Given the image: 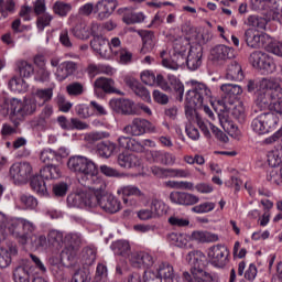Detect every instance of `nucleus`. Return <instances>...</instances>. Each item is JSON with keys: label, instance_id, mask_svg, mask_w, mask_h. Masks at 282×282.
<instances>
[{"label": "nucleus", "instance_id": "52", "mask_svg": "<svg viewBox=\"0 0 282 282\" xmlns=\"http://www.w3.org/2000/svg\"><path fill=\"white\" fill-rule=\"evenodd\" d=\"M120 193H122L124 197H142V191H140V188H138V186L135 185L123 186L120 189H118L119 195Z\"/></svg>", "mask_w": 282, "mask_h": 282}, {"label": "nucleus", "instance_id": "34", "mask_svg": "<svg viewBox=\"0 0 282 282\" xmlns=\"http://www.w3.org/2000/svg\"><path fill=\"white\" fill-rule=\"evenodd\" d=\"M30 184L34 193L41 197H47V185L45 184V178H43L41 174L33 176Z\"/></svg>", "mask_w": 282, "mask_h": 282}, {"label": "nucleus", "instance_id": "36", "mask_svg": "<svg viewBox=\"0 0 282 282\" xmlns=\"http://www.w3.org/2000/svg\"><path fill=\"white\" fill-rule=\"evenodd\" d=\"M191 238L193 241H197L198 243H213L215 241H219V236L208 231H194Z\"/></svg>", "mask_w": 282, "mask_h": 282}, {"label": "nucleus", "instance_id": "60", "mask_svg": "<svg viewBox=\"0 0 282 282\" xmlns=\"http://www.w3.org/2000/svg\"><path fill=\"white\" fill-rule=\"evenodd\" d=\"M66 91L68 96H82L83 91H85V88L83 84L75 82L66 86Z\"/></svg>", "mask_w": 282, "mask_h": 282}, {"label": "nucleus", "instance_id": "47", "mask_svg": "<svg viewBox=\"0 0 282 282\" xmlns=\"http://www.w3.org/2000/svg\"><path fill=\"white\" fill-rule=\"evenodd\" d=\"M54 102L57 106L58 110L62 111V113H69L72 107H74V105L70 101H67L65 95L63 94H58L55 97Z\"/></svg>", "mask_w": 282, "mask_h": 282}, {"label": "nucleus", "instance_id": "2", "mask_svg": "<svg viewBox=\"0 0 282 282\" xmlns=\"http://www.w3.org/2000/svg\"><path fill=\"white\" fill-rule=\"evenodd\" d=\"M217 105L220 107V111L223 113H218V120L220 126L223 127L224 131H230L235 129V123L228 119V113L231 112L232 118L238 120L240 123L246 122V107L241 101H235L232 99H218Z\"/></svg>", "mask_w": 282, "mask_h": 282}, {"label": "nucleus", "instance_id": "53", "mask_svg": "<svg viewBox=\"0 0 282 282\" xmlns=\"http://www.w3.org/2000/svg\"><path fill=\"white\" fill-rule=\"evenodd\" d=\"M271 12L273 21L282 23V0H271Z\"/></svg>", "mask_w": 282, "mask_h": 282}, {"label": "nucleus", "instance_id": "56", "mask_svg": "<svg viewBox=\"0 0 282 282\" xmlns=\"http://www.w3.org/2000/svg\"><path fill=\"white\" fill-rule=\"evenodd\" d=\"M170 85L175 91L177 100L182 102V100H184V84L180 79L173 78L171 79Z\"/></svg>", "mask_w": 282, "mask_h": 282}, {"label": "nucleus", "instance_id": "41", "mask_svg": "<svg viewBox=\"0 0 282 282\" xmlns=\"http://www.w3.org/2000/svg\"><path fill=\"white\" fill-rule=\"evenodd\" d=\"M19 74L22 78H30L34 75V65L28 61L20 59L17 62Z\"/></svg>", "mask_w": 282, "mask_h": 282}, {"label": "nucleus", "instance_id": "3", "mask_svg": "<svg viewBox=\"0 0 282 282\" xmlns=\"http://www.w3.org/2000/svg\"><path fill=\"white\" fill-rule=\"evenodd\" d=\"M170 200L172 204H176V206H194L192 207V213H195L196 215H206L207 213H213L217 206L213 202H204L199 204V196L188 192H172L170 194Z\"/></svg>", "mask_w": 282, "mask_h": 282}, {"label": "nucleus", "instance_id": "14", "mask_svg": "<svg viewBox=\"0 0 282 282\" xmlns=\"http://www.w3.org/2000/svg\"><path fill=\"white\" fill-rule=\"evenodd\" d=\"M210 56L214 63H218V65H224L226 61L235 58V48L226 46L224 44H219L212 48Z\"/></svg>", "mask_w": 282, "mask_h": 282}, {"label": "nucleus", "instance_id": "33", "mask_svg": "<svg viewBox=\"0 0 282 282\" xmlns=\"http://www.w3.org/2000/svg\"><path fill=\"white\" fill-rule=\"evenodd\" d=\"M118 164L122 169L140 166V159L135 154L121 153L118 155Z\"/></svg>", "mask_w": 282, "mask_h": 282}, {"label": "nucleus", "instance_id": "10", "mask_svg": "<svg viewBox=\"0 0 282 282\" xmlns=\"http://www.w3.org/2000/svg\"><path fill=\"white\" fill-rule=\"evenodd\" d=\"M147 131H150L151 133L155 132V126L143 118H134L131 123L123 128V133L132 137L144 135Z\"/></svg>", "mask_w": 282, "mask_h": 282}, {"label": "nucleus", "instance_id": "24", "mask_svg": "<svg viewBox=\"0 0 282 282\" xmlns=\"http://www.w3.org/2000/svg\"><path fill=\"white\" fill-rule=\"evenodd\" d=\"M21 226H22V234H15V238L18 239L19 243L22 246H25L28 243L30 237L36 232V226L34 223L22 218L21 220Z\"/></svg>", "mask_w": 282, "mask_h": 282}, {"label": "nucleus", "instance_id": "59", "mask_svg": "<svg viewBox=\"0 0 282 282\" xmlns=\"http://www.w3.org/2000/svg\"><path fill=\"white\" fill-rule=\"evenodd\" d=\"M91 278H89V270L87 269H79L77 270L70 282H89Z\"/></svg>", "mask_w": 282, "mask_h": 282}, {"label": "nucleus", "instance_id": "19", "mask_svg": "<svg viewBox=\"0 0 282 282\" xmlns=\"http://www.w3.org/2000/svg\"><path fill=\"white\" fill-rule=\"evenodd\" d=\"M124 83L127 87H129L135 96H139V98H142L145 102H151V93H149V89L144 87L138 79L133 77H126Z\"/></svg>", "mask_w": 282, "mask_h": 282}, {"label": "nucleus", "instance_id": "11", "mask_svg": "<svg viewBox=\"0 0 282 282\" xmlns=\"http://www.w3.org/2000/svg\"><path fill=\"white\" fill-rule=\"evenodd\" d=\"M230 251L224 245H216L208 249L207 257L214 268H226Z\"/></svg>", "mask_w": 282, "mask_h": 282}, {"label": "nucleus", "instance_id": "29", "mask_svg": "<svg viewBox=\"0 0 282 282\" xmlns=\"http://www.w3.org/2000/svg\"><path fill=\"white\" fill-rule=\"evenodd\" d=\"M220 90L225 95L223 100L227 98V100H232V102L237 100V96L243 94V88L237 84H223Z\"/></svg>", "mask_w": 282, "mask_h": 282}, {"label": "nucleus", "instance_id": "64", "mask_svg": "<svg viewBox=\"0 0 282 282\" xmlns=\"http://www.w3.org/2000/svg\"><path fill=\"white\" fill-rule=\"evenodd\" d=\"M141 80L144 83V85H150V87H153V85H155V73L151 70H143L141 73Z\"/></svg>", "mask_w": 282, "mask_h": 282}, {"label": "nucleus", "instance_id": "54", "mask_svg": "<svg viewBox=\"0 0 282 282\" xmlns=\"http://www.w3.org/2000/svg\"><path fill=\"white\" fill-rule=\"evenodd\" d=\"M47 241L51 246H61V243H65V238L63 237V232L53 229L47 235Z\"/></svg>", "mask_w": 282, "mask_h": 282}, {"label": "nucleus", "instance_id": "26", "mask_svg": "<svg viewBox=\"0 0 282 282\" xmlns=\"http://www.w3.org/2000/svg\"><path fill=\"white\" fill-rule=\"evenodd\" d=\"M76 69H78V64L72 61L63 62L56 70V77L58 80H65L66 78H69Z\"/></svg>", "mask_w": 282, "mask_h": 282}, {"label": "nucleus", "instance_id": "30", "mask_svg": "<svg viewBox=\"0 0 282 282\" xmlns=\"http://www.w3.org/2000/svg\"><path fill=\"white\" fill-rule=\"evenodd\" d=\"M152 159L158 162V164H163L164 166H173L177 158L173 153L154 150L151 152Z\"/></svg>", "mask_w": 282, "mask_h": 282}, {"label": "nucleus", "instance_id": "45", "mask_svg": "<svg viewBox=\"0 0 282 282\" xmlns=\"http://www.w3.org/2000/svg\"><path fill=\"white\" fill-rule=\"evenodd\" d=\"M109 135L107 131H93L86 133L84 140L88 142V144H96V142H100V140H105L109 138Z\"/></svg>", "mask_w": 282, "mask_h": 282}, {"label": "nucleus", "instance_id": "7", "mask_svg": "<svg viewBox=\"0 0 282 282\" xmlns=\"http://www.w3.org/2000/svg\"><path fill=\"white\" fill-rule=\"evenodd\" d=\"M91 191H95V197L97 198V206H99L102 210L106 213H110L113 215V213H118L120 208H122V205L120 204V200L116 198L112 195H106L105 191L107 188V183L104 181V186L98 187V183L93 185Z\"/></svg>", "mask_w": 282, "mask_h": 282}, {"label": "nucleus", "instance_id": "61", "mask_svg": "<svg viewBox=\"0 0 282 282\" xmlns=\"http://www.w3.org/2000/svg\"><path fill=\"white\" fill-rule=\"evenodd\" d=\"M67 191H69V185L65 182L53 185V195H55V197H65L67 195Z\"/></svg>", "mask_w": 282, "mask_h": 282}, {"label": "nucleus", "instance_id": "39", "mask_svg": "<svg viewBox=\"0 0 282 282\" xmlns=\"http://www.w3.org/2000/svg\"><path fill=\"white\" fill-rule=\"evenodd\" d=\"M116 151V143L104 141L97 145V152L100 158H111Z\"/></svg>", "mask_w": 282, "mask_h": 282}, {"label": "nucleus", "instance_id": "28", "mask_svg": "<svg viewBox=\"0 0 282 282\" xmlns=\"http://www.w3.org/2000/svg\"><path fill=\"white\" fill-rule=\"evenodd\" d=\"M156 272L164 282H180V280L175 276L173 265H171L169 262H162Z\"/></svg>", "mask_w": 282, "mask_h": 282}, {"label": "nucleus", "instance_id": "40", "mask_svg": "<svg viewBox=\"0 0 282 282\" xmlns=\"http://www.w3.org/2000/svg\"><path fill=\"white\" fill-rule=\"evenodd\" d=\"M246 25H249V28H256V30H265V26L268 25V20L261 15H249L247 18V21H245Z\"/></svg>", "mask_w": 282, "mask_h": 282}, {"label": "nucleus", "instance_id": "38", "mask_svg": "<svg viewBox=\"0 0 282 282\" xmlns=\"http://www.w3.org/2000/svg\"><path fill=\"white\" fill-rule=\"evenodd\" d=\"M141 36L143 41L142 54L152 52L153 47H155V33L153 31H143Z\"/></svg>", "mask_w": 282, "mask_h": 282}, {"label": "nucleus", "instance_id": "46", "mask_svg": "<svg viewBox=\"0 0 282 282\" xmlns=\"http://www.w3.org/2000/svg\"><path fill=\"white\" fill-rule=\"evenodd\" d=\"M96 248L85 247L82 251V261L85 265H94L96 263Z\"/></svg>", "mask_w": 282, "mask_h": 282}, {"label": "nucleus", "instance_id": "16", "mask_svg": "<svg viewBox=\"0 0 282 282\" xmlns=\"http://www.w3.org/2000/svg\"><path fill=\"white\" fill-rule=\"evenodd\" d=\"M116 8H118V0H99L95 4V14L99 21H105L116 12Z\"/></svg>", "mask_w": 282, "mask_h": 282}, {"label": "nucleus", "instance_id": "25", "mask_svg": "<svg viewBox=\"0 0 282 282\" xmlns=\"http://www.w3.org/2000/svg\"><path fill=\"white\" fill-rule=\"evenodd\" d=\"M259 87L261 91L271 94V96H274L275 98H282L280 96L281 84H279V80H276V78H263L262 80H260Z\"/></svg>", "mask_w": 282, "mask_h": 282}, {"label": "nucleus", "instance_id": "21", "mask_svg": "<svg viewBox=\"0 0 282 282\" xmlns=\"http://www.w3.org/2000/svg\"><path fill=\"white\" fill-rule=\"evenodd\" d=\"M279 100L280 98L274 97L272 94L267 93L265 90H261V88H259V91L257 93L256 102L261 109H269L270 111H274L272 106L279 105Z\"/></svg>", "mask_w": 282, "mask_h": 282}, {"label": "nucleus", "instance_id": "31", "mask_svg": "<svg viewBox=\"0 0 282 282\" xmlns=\"http://www.w3.org/2000/svg\"><path fill=\"white\" fill-rule=\"evenodd\" d=\"M34 98L37 101L39 107L47 105V102H51L52 98H54V87L36 89L34 93Z\"/></svg>", "mask_w": 282, "mask_h": 282}, {"label": "nucleus", "instance_id": "32", "mask_svg": "<svg viewBox=\"0 0 282 282\" xmlns=\"http://www.w3.org/2000/svg\"><path fill=\"white\" fill-rule=\"evenodd\" d=\"M160 206H162V203L153 200L150 209H140L138 212L139 219H141V221H148V219H153L155 215H161Z\"/></svg>", "mask_w": 282, "mask_h": 282}, {"label": "nucleus", "instance_id": "6", "mask_svg": "<svg viewBox=\"0 0 282 282\" xmlns=\"http://www.w3.org/2000/svg\"><path fill=\"white\" fill-rule=\"evenodd\" d=\"M84 186L88 189L67 196L68 206L73 208H96V206H98V198L95 197L96 191L91 189L94 183H87V185Z\"/></svg>", "mask_w": 282, "mask_h": 282}, {"label": "nucleus", "instance_id": "23", "mask_svg": "<svg viewBox=\"0 0 282 282\" xmlns=\"http://www.w3.org/2000/svg\"><path fill=\"white\" fill-rule=\"evenodd\" d=\"M265 39H268V34H259L252 29H248L245 32V41L248 47H252L253 50H259V47H263V45L265 44Z\"/></svg>", "mask_w": 282, "mask_h": 282}, {"label": "nucleus", "instance_id": "15", "mask_svg": "<svg viewBox=\"0 0 282 282\" xmlns=\"http://www.w3.org/2000/svg\"><path fill=\"white\" fill-rule=\"evenodd\" d=\"M204 48L202 46H191L187 57L184 61L189 72H197L202 67Z\"/></svg>", "mask_w": 282, "mask_h": 282}, {"label": "nucleus", "instance_id": "20", "mask_svg": "<svg viewBox=\"0 0 282 282\" xmlns=\"http://www.w3.org/2000/svg\"><path fill=\"white\" fill-rule=\"evenodd\" d=\"M100 91L105 94H122L120 90L116 89V82L107 77H99L95 80V94L100 96Z\"/></svg>", "mask_w": 282, "mask_h": 282}, {"label": "nucleus", "instance_id": "57", "mask_svg": "<svg viewBox=\"0 0 282 282\" xmlns=\"http://www.w3.org/2000/svg\"><path fill=\"white\" fill-rule=\"evenodd\" d=\"M268 162L269 166H272L273 169L279 166L282 162V153L280 150H273L269 152L268 154Z\"/></svg>", "mask_w": 282, "mask_h": 282}, {"label": "nucleus", "instance_id": "17", "mask_svg": "<svg viewBox=\"0 0 282 282\" xmlns=\"http://www.w3.org/2000/svg\"><path fill=\"white\" fill-rule=\"evenodd\" d=\"M90 47L94 50V52H97L101 58H106L109 61V58L112 57L111 55V45H109V40L102 37V36H95L90 41Z\"/></svg>", "mask_w": 282, "mask_h": 282}, {"label": "nucleus", "instance_id": "63", "mask_svg": "<svg viewBox=\"0 0 282 282\" xmlns=\"http://www.w3.org/2000/svg\"><path fill=\"white\" fill-rule=\"evenodd\" d=\"M167 177H191V171L184 169H167Z\"/></svg>", "mask_w": 282, "mask_h": 282}, {"label": "nucleus", "instance_id": "18", "mask_svg": "<svg viewBox=\"0 0 282 282\" xmlns=\"http://www.w3.org/2000/svg\"><path fill=\"white\" fill-rule=\"evenodd\" d=\"M56 122L54 118V106L46 104L36 119V126L47 129Z\"/></svg>", "mask_w": 282, "mask_h": 282}, {"label": "nucleus", "instance_id": "50", "mask_svg": "<svg viewBox=\"0 0 282 282\" xmlns=\"http://www.w3.org/2000/svg\"><path fill=\"white\" fill-rule=\"evenodd\" d=\"M40 160L44 164H50L51 162H58V153L52 149H44L40 153Z\"/></svg>", "mask_w": 282, "mask_h": 282}, {"label": "nucleus", "instance_id": "43", "mask_svg": "<svg viewBox=\"0 0 282 282\" xmlns=\"http://www.w3.org/2000/svg\"><path fill=\"white\" fill-rule=\"evenodd\" d=\"M17 3L14 0H0V20L8 19L10 14H13Z\"/></svg>", "mask_w": 282, "mask_h": 282}, {"label": "nucleus", "instance_id": "44", "mask_svg": "<svg viewBox=\"0 0 282 282\" xmlns=\"http://www.w3.org/2000/svg\"><path fill=\"white\" fill-rule=\"evenodd\" d=\"M115 254H119L120 257H127L131 250V246L127 240H118L111 246Z\"/></svg>", "mask_w": 282, "mask_h": 282}, {"label": "nucleus", "instance_id": "35", "mask_svg": "<svg viewBox=\"0 0 282 282\" xmlns=\"http://www.w3.org/2000/svg\"><path fill=\"white\" fill-rule=\"evenodd\" d=\"M227 80H243V69L241 65L237 62H231L227 67L226 73Z\"/></svg>", "mask_w": 282, "mask_h": 282}, {"label": "nucleus", "instance_id": "49", "mask_svg": "<svg viewBox=\"0 0 282 282\" xmlns=\"http://www.w3.org/2000/svg\"><path fill=\"white\" fill-rule=\"evenodd\" d=\"M9 87L11 91H18L19 94L28 91V83L21 77L10 79Z\"/></svg>", "mask_w": 282, "mask_h": 282}, {"label": "nucleus", "instance_id": "22", "mask_svg": "<svg viewBox=\"0 0 282 282\" xmlns=\"http://www.w3.org/2000/svg\"><path fill=\"white\" fill-rule=\"evenodd\" d=\"M30 276H32V263L30 261H22L13 269L14 282H30Z\"/></svg>", "mask_w": 282, "mask_h": 282}, {"label": "nucleus", "instance_id": "13", "mask_svg": "<svg viewBox=\"0 0 282 282\" xmlns=\"http://www.w3.org/2000/svg\"><path fill=\"white\" fill-rule=\"evenodd\" d=\"M109 105L112 111L121 113L122 116H135V113H138L135 104L130 99H112Z\"/></svg>", "mask_w": 282, "mask_h": 282}, {"label": "nucleus", "instance_id": "62", "mask_svg": "<svg viewBox=\"0 0 282 282\" xmlns=\"http://www.w3.org/2000/svg\"><path fill=\"white\" fill-rule=\"evenodd\" d=\"M267 180L268 182H270L271 184H275L276 186H281L282 184V175L281 172L279 173V170H271L268 174H267Z\"/></svg>", "mask_w": 282, "mask_h": 282}, {"label": "nucleus", "instance_id": "4", "mask_svg": "<svg viewBox=\"0 0 282 282\" xmlns=\"http://www.w3.org/2000/svg\"><path fill=\"white\" fill-rule=\"evenodd\" d=\"M192 85V89L186 93L185 100L189 107H204V105H214L213 91L204 83H199L195 79L188 82Z\"/></svg>", "mask_w": 282, "mask_h": 282}, {"label": "nucleus", "instance_id": "37", "mask_svg": "<svg viewBox=\"0 0 282 282\" xmlns=\"http://www.w3.org/2000/svg\"><path fill=\"white\" fill-rule=\"evenodd\" d=\"M40 175L43 180H59L62 172L57 165H46L40 170Z\"/></svg>", "mask_w": 282, "mask_h": 282}, {"label": "nucleus", "instance_id": "42", "mask_svg": "<svg viewBox=\"0 0 282 282\" xmlns=\"http://www.w3.org/2000/svg\"><path fill=\"white\" fill-rule=\"evenodd\" d=\"M70 32L75 39H80L82 41H87V39H89V28H87V24L83 22L73 26Z\"/></svg>", "mask_w": 282, "mask_h": 282}, {"label": "nucleus", "instance_id": "27", "mask_svg": "<svg viewBox=\"0 0 282 282\" xmlns=\"http://www.w3.org/2000/svg\"><path fill=\"white\" fill-rule=\"evenodd\" d=\"M175 55L174 58L175 59H167V58H163L162 59V65L163 67H166L167 69H173L174 72H177V69H180V67H182V65H184V53L186 52V48H183L182 51H178L177 48H175Z\"/></svg>", "mask_w": 282, "mask_h": 282}, {"label": "nucleus", "instance_id": "55", "mask_svg": "<svg viewBox=\"0 0 282 282\" xmlns=\"http://www.w3.org/2000/svg\"><path fill=\"white\" fill-rule=\"evenodd\" d=\"M122 21L127 25H133L135 23H142V21H144V13H142V12L133 13V12L130 11V14H126L122 18Z\"/></svg>", "mask_w": 282, "mask_h": 282}, {"label": "nucleus", "instance_id": "51", "mask_svg": "<svg viewBox=\"0 0 282 282\" xmlns=\"http://www.w3.org/2000/svg\"><path fill=\"white\" fill-rule=\"evenodd\" d=\"M20 202H21L22 206H24V208H26L29 210H34V208H36L39 206V200L36 199V197H34L30 194H22L20 196Z\"/></svg>", "mask_w": 282, "mask_h": 282}, {"label": "nucleus", "instance_id": "58", "mask_svg": "<svg viewBox=\"0 0 282 282\" xmlns=\"http://www.w3.org/2000/svg\"><path fill=\"white\" fill-rule=\"evenodd\" d=\"M53 19L54 17H52L50 13H44L43 15L39 17L36 20L37 30L43 32L45 28L50 26V23H52Z\"/></svg>", "mask_w": 282, "mask_h": 282}, {"label": "nucleus", "instance_id": "12", "mask_svg": "<svg viewBox=\"0 0 282 282\" xmlns=\"http://www.w3.org/2000/svg\"><path fill=\"white\" fill-rule=\"evenodd\" d=\"M10 175L19 184H23L32 175V165L29 162L14 163L10 167Z\"/></svg>", "mask_w": 282, "mask_h": 282}, {"label": "nucleus", "instance_id": "1", "mask_svg": "<svg viewBox=\"0 0 282 282\" xmlns=\"http://www.w3.org/2000/svg\"><path fill=\"white\" fill-rule=\"evenodd\" d=\"M69 171L74 173H79L78 182L82 186H87V184H97V188L105 186V181L98 175V167L94 161L85 156H72L67 162Z\"/></svg>", "mask_w": 282, "mask_h": 282}, {"label": "nucleus", "instance_id": "5", "mask_svg": "<svg viewBox=\"0 0 282 282\" xmlns=\"http://www.w3.org/2000/svg\"><path fill=\"white\" fill-rule=\"evenodd\" d=\"M204 253L202 251H192L187 254L186 259L188 263L193 265L194 271L192 272L193 275L188 272H183V279L187 282H213V275L210 273L203 271V260Z\"/></svg>", "mask_w": 282, "mask_h": 282}, {"label": "nucleus", "instance_id": "9", "mask_svg": "<svg viewBox=\"0 0 282 282\" xmlns=\"http://www.w3.org/2000/svg\"><path fill=\"white\" fill-rule=\"evenodd\" d=\"M252 67L260 69L264 74H274L276 72V63L274 59L261 51H254L249 56Z\"/></svg>", "mask_w": 282, "mask_h": 282}, {"label": "nucleus", "instance_id": "8", "mask_svg": "<svg viewBox=\"0 0 282 282\" xmlns=\"http://www.w3.org/2000/svg\"><path fill=\"white\" fill-rule=\"evenodd\" d=\"M279 124V117L274 112H264L251 121V129L258 135L270 133Z\"/></svg>", "mask_w": 282, "mask_h": 282}, {"label": "nucleus", "instance_id": "48", "mask_svg": "<svg viewBox=\"0 0 282 282\" xmlns=\"http://www.w3.org/2000/svg\"><path fill=\"white\" fill-rule=\"evenodd\" d=\"M53 12L57 14V17H67V14L72 12V4L64 1H56L53 4Z\"/></svg>", "mask_w": 282, "mask_h": 282}]
</instances>
